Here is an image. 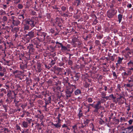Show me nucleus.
Wrapping results in <instances>:
<instances>
[{
	"label": "nucleus",
	"instance_id": "11",
	"mask_svg": "<svg viewBox=\"0 0 133 133\" xmlns=\"http://www.w3.org/2000/svg\"><path fill=\"white\" fill-rule=\"evenodd\" d=\"M59 44L60 45V46L61 47V50H64L65 51L67 49V48L63 46L62 43H59Z\"/></svg>",
	"mask_w": 133,
	"mask_h": 133
},
{
	"label": "nucleus",
	"instance_id": "63",
	"mask_svg": "<svg viewBox=\"0 0 133 133\" xmlns=\"http://www.w3.org/2000/svg\"><path fill=\"white\" fill-rule=\"evenodd\" d=\"M3 6L4 7H5V8H6V5H4Z\"/></svg>",
	"mask_w": 133,
	"mask_h": 133
},
{
	"label": "nucleus",
	"instance_id": "10",
	"mask_svg": "<svg viewBox=\"0 0 133 133\" xmlns=\"http://www.w3.org/2000/svg\"><path fill=\"white\" fill-rule=\"evenodd\" d=\"M52 125H54L55 128H59L61 126V125L59 123H57L56 124H54L53 123H52Z\"/></svg>",
	"mask_w": 133,
	"mask_h": 133
},
{
	"label": "nucleus",
	"instance_id": "3",
	"mask_svg": "<svg viewBox=\"0 0 133 133\" xmlns=\"http://www.w3.org/2000/svg\"><path fill=\"white\" fill-rule=\"evenodd\" d=\"M101 103L100 101H98V103L95 105L94 108L96 109H100L101 107L100 104Z\"/></svg>",
	"mask_w": 133,
	"mask_h": 133
},
{
	"label": "nucleus",
	"instance_id": "32",
	"mask_svg": "<svg viewBox=\"0 0 133 133\" xmlns=\"http://www.w3.org/2000/svg\"><path fill=\"white\" fill-rule=\"evenodd\" d=\"M110 59L112 61H113L114 60V58L113 56H111L110 57Z\"/></svg>",
	"mask_w": 133,
	"mask_h": 133
},
{
	"label": "nucleus",
	"instance_id": "42",
	"mask_svg": "<svg viewBox=\"0 0 133 133\" xmlns=\"http://www.w3.org/2000/svg\"><path fill=\"white\" fill-rule=\"evenodd\" d=\"M127 6L128 7H129V8H130L131 7V4H128L127 5Z\"/></svg>",
	"mask_w": 133,
	"mask_h": 133
},
{
	"label": "nucleus",
	"instance_id": "40",
	"mask_svg": "<svg viewBox=\"0 0 133 133\" xmlns=\"http://www.w3.org/2000/svg\"><path fill=\"white\" fill-rule=\"evenodd\" d=\"M109 96L104 97L103 98L106 99L107 100L108 99H109Z\"/></svg>",
	"mask_w": 133,
	"mask_h": 133
},
{
	"label": "nucleus",
	"instance_id": "49",
	"mask_svg": "<svg viewBox=\"0 0 133 133\" xmlns=\"http://www.w3.org/2000/svg\"><path fill=\"white\" fill-rule=\"evenodd\" d=\"M45 66L46 68H47L49 69L50 68V67L49 66H47L46 65H45Z\"/></svg>",
	"mask_w": 133,
	"mask_h": 133
},
{
	"label": "nucleus",
	"instance_id": "55",
	"mask_svg": "<svg viewBox=\"0 0 133 133\" xmlns=\"http://www.w3.org/2000/svg\"><path fill=\"white\" fill-rule=\"evenodd\" d=\"M22 17L23 19H24V16L23 15H20Z\"/></svg>",
	"mask_w": 133,
	"mask_h": 133
},
{
	"label": "nucleus",
	"instance_id": "13",
	"mask_svg": "<svg viewBox=\"0 0 133 133\" xmlns=\"http://www.w3.org/2000/svg\"><path fill=\"white\" fill-rule=\"evenodd\" d=\"M41 64H38L37 69L39 72H40L41 71Z\"/></svg>",
	"mask_w": 133,
	"mask_h": 133
},
{
	"label": "nucleus",
	"instance_id": "47",
	"mask_svg": "<svg viewBox=\"0 0 133 133\" xmlns=\"http://www.w3.org/2000/svg\"><path fill=\"white\" fill-rule=\"evenodd\" d=\"M3 107L6 110L7 109V107L6 105H4Z\"/></svg>",
	"mask_w": 133,
	"mask_h": 133
},
{
	"label": "nucleus",
	"instance_id": "30",
	"mask_svg": "<svg viewBox=\"0 0 133 133\" xmlns=\"http://www.w3.org/2000/svg\"><path fill=\"white\" fill-rule=\"evenodd\" d=\"M68 64L69 65H71L72 64V62L71 60L69 59L68 61Z\"/></svg>",
	"mask_w": 133,
	"mask_h": 133
},
{
	"label": "nucleus",
	"instance_id": "43",
	"mask_svg": "<svg viewBox=\"0 0 133 133\" xmlns=\"http://www.w3.org/2000/svg\"><path fill=\"white\" fill-rule=\"evenodd\" d=\"M4 131H6L7 132H8L9 131L8 128H6L4 129Z\"/></svg>",
	"mask_w": 133,
	"mask_h": 133
},
{
	"label": "nucleus",
	"instance_id": "23",
	"mask_svg": "<svg viewBox=\"0 0 133 133\" xmlns=\"http://www.w3.org/2000/svg\"><path fill=\"white\" fill-rule=\"evenodd\" d=\"M79 128H83L85 126L84 125H83L82 123H79L78 124Z\"/></svg>",
	"mask_w": 133,
	"mask_h": 133
},
{
	"label": "nucleus",
	"instance_id": "17",
	"mask_svg": "<svg viewBox=\"0 0 133 133\" xmlns=\"http://www.w3.org/2000/svg\"><path fill=\"white\" fill-rule=\"evenodd\" d=\"M89 120H88V119H86V121H84V124L85 125L84 126L85 127L89 123Z\"/></svg>",
	"mask_w": 133,
	"mask_h": 133
},
{
	"label": "nucleus",
	"instance_id": "61",
	"mask_svg": "<svg viewBox=\"0 0 133 133\" xmlns=\"http://www.w3.org/2000/svg\"><path fill=\"white\" fill-rule=\"evenodd\" d=\"M129 69L130 70H133V68H131L130 69Z\"/></svg>",
	"mask_w": 133,
	"mask_h": 133
},
{
	"label": "nucleus",
	"instance_id": "27",
	"mask_svg": "<svg viewBox=\"0 0 133 133\" xmlns=\"http://www.w3.org/2000/svg\"><path fill=\"white\" fill-rule=\"evenodd\" d=\"M112 74L116 78H117V76L116 75V74L115 72H112Z\"/></svg>",
	"mask_w": 133,
	"mask_h": 133
},
{
	"label": "nucleus",
	"instance_id": "58",
	"mask_svg": "<svg viewBox=\"0 0 133 133\" xmlns=\"http://www.w3.org/2000/svg\"><path fill=\"white\" fill-rule=\"evenodd\" d=\"M43 35L44 36V37H45V36H46L45 34H44Z\"/></svg>",
	"mask_w": 133,
	"mask_h": 133
},
{
	"label": "nucleus",
	"instance_id": "36",
	"mask_svg": "<svg viewBox=\"0 0 133 133\" xmlns=\"http://www.w3.org/2000/svg\"><path fill=\"white\" fill-rule=\"evenodd\" d=\"M27 121L29 123H30L32 121V120L31 119H28Z\"/></svg>",
	"mask_w": 133,
	"mask_h": 133
},
{
	"label": "nucleus",
	"instance_id": "21",
	"mask_svg": "<svg viewBox=\"0 0 133 133\" xmlns=\"http://www.w3.org/2000/svg\"><path fill=\"white\" fill-rule=\"evenodd\" d=\"M77 38L76 37H74L73 38L72 40V42L74 43L77 41Z\"/></svg>",
	"mask_w": 133,
	"mask_h": 133
},
{
	"label": "nucleus",
	"instance_id": "48",
	"mask_svg": "<svg viewBox=\"0 0 133 133\" xmlns=\"http://www.w3.org/2000/svg\"><path fill=\"white\" fill-rule=\"evenodd\" d=\"M61 120L59 119V117L58 118V123H59H59L61 122Z\"/></svg>",
	"mask_w": 133,
	"mask_h": 133
},
{
	"label": "nucleus",
	"instance_id": "60",
	"mask_svg": "<svg viewBox=\"0 0 133 133\" xmlns=\"http://www.w3.org/2000/svg\"><path fill=\"white\" fill-rule=\"evenodd\" d=\"M20 129V127H19V126L17 127V129Z\"/></svg>",
	"mask_w": 133,
	"mask_h": 133
},
{
	"label": "nucleus",
	"instance_id": "57",
	"mask_svg": "<svg viewBox=\"0 0 133 133\" xmlns=\"http://www.w3.org/2000/svg\"><path fill=\"white\" fill-rule=\"evenodd\" d=\"M67 72H65L64 73V74L65 75H66L67 74Z\"/></svg>",
	"mask_w": 133,
	"mask_h": 133
},
{
	"label": "nucleus",
	"instance_id": "19",
	"mask_svg": "<svg viewBox=\"0 0 133 133\" xmlns=\"http://www.w3.org/2000/svg\"><path fill=\"white\" fill-rule=\"evenodd\" d=\"M122 59L121 58L119 57V59L117 61V63H116V64L117 65V64H120L121 63Z\"/></svg>",
	"mask_w": 133,
	"mask_h": 133
},
{
	"label": "nucleus",
	"instance_id": "56",
	"mask_svg": "<svg viewBox=\"0 0 133 133\" xmlns=\"http://www.w3.org/2000/svg\"><path fill=\"white\" fill-rule=\"evenodd\" d=\"M128 82L129 83H130L131 82H133V81H132L131 80H128Z\"/></svg>",
	"mask_w": 133,
	"mask_h": 133
},
{
	"label": "nucleus",
	"instance_id": "31",
	"mask_svg": "<svg viewBox=\"0 0 133 133\" xmlns=\"http://www.w3.org/2000/svg\"><path fill=\"white\" fill-rule=\"evenodd\" d=\"M88 101L89 102H92V99L90 98H89L88 99Z\"/></svg>",
	"mask_w": 133,
	"mask_h": 133
},
{
	"label": "nucleus",
	"instance_id": "46",
	"mask_svg": "<svg viewBox=\"0 0 133 133\" xmlns=\"http://www.w3.org/2000/svg\"><path fill=\"white\" fill-rule=\"evenodd\" d=\"M130 64H133V63L132 62H131V61H130V62H129L128 63V65H129Z\"/></svg>",
	"mask_w": 133,
	"mask_h": 133
},
{
	"label": "nucleus",
	"instance_id": "35",
	"mask_svg": "<svg viewBox=\"0 0 133 133\" xmlns=\"http://www.w3.org/2000/svg\"><path fill=\"white\" fill-rule=\"evenodd\" d=\"M132 122H133V119H131L129 121V124H131Z\"/></svg>",
	"mask_w": 133,
	"mask_h": 133
},
{
	"label": "nucleus",
	"instance_id": "29",
	"mask_svg": "<svg viewBox=\"0 0 133 133\" xmlns=\"http://www.w3.org/2000/svg\"><path fill=\"white\" fill-rule=\"evenodd\" d=\"M61 9L63 11H65L66 10V8L65 6H62L61 8Z\"/></svg>",
	"mask_w": 133,
	"mask_h": 133
},
{
	"label": "nucleus",
	"instance_id": "9",
	"mask_svg": "<svg viewBox=\"0 0 133 133\" xmlns=\"http://www.w3.org/2000/svg\"><path fill=\"white\" fill-rule=\"evenodd\" d=\"M66 94L68 95H66L67 97H70L71 96V94L72 93L70 92V91H69L68 89L66 90Z\"/></svg>",
	"mask_w": 133,
	"mask_h": 133
},
{
	"label": "nucleus",
	"instance_id": "1",
	"mask_svg": "<svg viewBox=\"0 0 133 133\" xmlns=\"http://www.w3.org/2000/svg\"><path fill=\"white\" fill-rule=\"evenodd\" d=\"M115 13V10L112 9L108 11V16L110 18H111L114 16Z\"/></svg>",
	"mask_w": 133,
	"mask_h": 133
},
{
	"label": "nucleus",
	"instance_id": "8",
	"mask_svg": "<svg viewBox=\"0 0 133 133\" xmlns=\"http://www.w3.org/2000/svg\"><path fill=\"white\" fill-rule=\"evenodd\" d=\"M75 86L74 85H72L70 88H68V89L70 91V92L72 93L74 89H75Z\"/></svg>",
	"mask_w": 133,
	"mask_h": 133
},
{
	"label": "nucleus",
	"instance_id": "12",
	"mask_svg": "<svg viewBox=\"0 0 133 133\" xmlns=\"http://www.w3.org/2000/svg\"><path fill=\"white\" fill-rule=\"evenodd\" d=\"M22 124L23 127L24 128H26L28 127V123L26 122L25 121L23 122Z\"/></svg>",
	"mask_w": 133,
	"mask_h": 133
},
{
	"label": "nucleus",
	"instance_id": "33",
	"mask_svg": "<svg viewBox=\"0 0 133 133\" xmlns=\"http://www.w3.org/2000/svg\"><path fill=\"white\" fill-rule=\"evenodd\" d=\"M78 124H77V125H75L74 126H72V128L74 129V131H75V128L77 127V125Z\"/></svg>",
	"mask_w": 133,
	"mask_h": 133
},
{
	"label": "nucleus",
	"instance_id": "39",
	"mask_svg": "<svg viewBox=\"0 0 133 133\" xmlns=\"http://www.w3.org/2000/svg\"><path fill=\"white\" fill-rule=\"evenodd\" d=\"M51 64H52V65H53L55 64V62L53 60H52L51 61Z\"/></svg>",
	"mask_w": 133,
	"mask_h": 133
},
{
	"label": "nucleus",
	"instance_id": "14",
	"mask_svg": "<svg viewBox=\"0 0 133 133\" xmlns=\"http://www.w3.org/2000/svg\"><path fill=\"white\" fill-rule=\"evenodd\" d=\"M80 1L79 0H76L75 2L74 3V4L76 5L77 4V5L78 6L79 4Z\"/></svg>",
	"mask_w": 133,
	"mask_h": 133
},
{
	"label": "nucleus",
	"instance_id": "25",
	"mask_svg": "<svg viewBox=\"0 0 133 133\" xmlns=\"http://www.w3.org/2000/svg\"><path fill=\"white\" fill-rule=\"evenodd\" d=\"M83 115L82 114L81 112V110H80V111L79 113L78 114V116L80 118V117H82Z\"/></svg>",
	"mask_w": 133,
	"mask_h": 133
},
{
	"label": "nucleus",
	"instance_id": "44",
	"mask_svg": "<svg viewBox=\"0 0 133 133\" xmlns=\"http://www.w3.org/2000/svg\"><path fill=\"white\" fill-rule=\"evenodd\" d=\"M122 98H124V97L122 96L119 95V97L117 98V99H120Z\"/></svg>",
	"mask_w": 133,
	"mask_h": 133
},
{
	"label": "nucleus",
	"instance_id": "6",
	"mask_svg": "<svg viewBox=\"0 0 133 133\" xmlns=\"http://www.w3.org/2000/svg\"><path fill=\"white\" fill-rule=\"evenodd\" d=\"M33 45L32 44H29L27 48L29 50V51H32L33 50Z\"/></svg>",
	"mask_w": 133,
	"mask_h": 133
},
{
	"label": "nucleus",
	"instance_id": "53",
	"mask_svg": "<svg viewBox=\"0 0 133 133\" xmlns=\"http://www.w3.org/2000/svg\"><path fill=\"white\" fill-rule=\"evenodd\" d=\"M63 15L64 16H68V15L67 14H66L65 13L63 14Z\"/></svg>",
	"mask_w": 133,
	"mask_h": 133
},
{
	"label": "nucleus",
	"instance_id": "24",
	"mask_svg": "<svg viewBox=\"0 0 133 133\" xmlns=\"http://www.w3.org/2000/svg\"><path fill=\"white\" fill-rule=\"evenodd\" d=\"M122 75L124 77V78L127 77V76L128 75V74H127L126 72H124L122 73Z\"/></svg>",
	"mask_w": 133,
	"mask_h": 133
},
{
	"label": "nucleus",
	"instance_id": "28",
	"mask_svg": "<svg viewBox=\"0 0 133 133\" xmlns=\"http://www.w3.org/2000/svg\"><path fill=\"white\" fill-rule=\"evenodd\" d=\"M18 7L19 8L21 9L23 7V6L21 4H19L18 5Z\"/></svg>",
	"mask_w": 133,
	"mask_h": 133
},
{
	"label": "nucleus",
	"instance_id": "18",
	"mask_svg": "<svg viewBox=\"0 0 133 133\" xmlns=\"http://www.w3.org/2000/svg\"><path fill=\"white\" fill-rule=\"evenodd\" d=\"M2 19L4 22H6L8 20V18L5 16H4L3 17Z\"/></svg>",
	"mask_w": 133,
	"mask_h": 133
},
{
	"label": "nucleus",
	"instance_id": "34",
	"mask_svg": "<svg viewBox=\"0 0 133 133\" xmlns=\"http://www.w3.org/2000/svg\"><path fill=\"white\" fill-rule=\"evenodd\" d=\"M15 18L16 17H15V16H12L11 17V19L12 20L13 22H14V21L16 20L15 19Z\"/></svg>",
	"mask_w": 133,
	"mask_h": 133
},
{
	"label": "nucleus",
	"instance_id": "37",
	"mask_svg": "<svg viewBox=\"0 0 133 133\" xmlns=\"http://www.w3.org/2000/svg\"><path fill=\"white\" fill-rule=\"evenodd\" d=\"M109 97H111L112 98L114 99H115L116 98L114 97L113 95V94H111V95H110L109 96Z\"/></svg>",
	"mask_w": 133,
	"mask_h": 133
},
{
	"label": "nucleus",
	"instance_id": "2",
	"mask_svg": "<svg viewBox=\"0 0 133 133\" xmlns=\"http://www.w3.org/2000/svg\"><path fill=\"white\" fill-rule=\"evenodd\" d=\"M25 23L28 25L30 24L32 27H34L35 26L34 21L32 20L26 21Z\"/></svg>",
	"mask_w": 133,
	"mask_h": 133
},
{
	"label": "nucleus",
	"instance_id": "15",
	"mask_svg": "<svg viewBox=\"0 0 133 133\" xmlns=\"http://www.w3.org/2000/svg\"><path fill=\"white\" fill-rule=\"evenodd\" d=\"M122 17V15L121 14H119L118 16V18L119 19V23L120 22Z\"/></svg>",
	"mask_w": 133,
	"mask_h": 133
},
{
	"label": "nucleus",
	"instance_id": "45",
	"mask_svg": "<svg viewBox=\"0 0 133 133\" xmlns=\"http://www.w3.org/2000/svg\"><path fill=\"white\" fill-rule=\"evenodd\" d=\"M62 127H63V128H64V127L65 128H66V127H67V126L65 124H64L62 126Z\"/></svg>",
	"mask_w": 133,
	"mask_h": 133
},
{
	"label": "nucleus",
	"instance_id": "26",
	"mask_svg": "<svg viewBox=\"0 0 133 133\" xmlns=\"http://www.w3.org/2000/svg\"><path fill=\"white\" fill-rule=\"evenodd\" d=\"M19 28L18 27H15L14 29V30L16 32L19 31Z\"/></svg>",
	"mask_w": 133,
	"mask_h": 133
},
{
	"label": "nucleus",
	"instance_id": "22",
	"mask_svg": "<svg viewBox=\"0 0 133 133\" xmlns=\"http://www.w3.org/2000/svg\"><path fill=\"white\" fill-rule=\"evenodd\" d=\"M126 85V86L127 87H129V88H131L132 87L133 85L132 84L130 83V84H125Z\"/></svg>",
	"mask_w": 133,
	"mask_h": 133
},
{
	"label": "nucleus",
	"instance_id": "20",
	"mask_svg": "<svg viewBox=\"0 0 133 133\" xmlns=\"http://www.w3.org/2000/svg\"><path fill=\"white\" fill-rule=\"evenodd\" d=\"M81 93V91L80 90L77 89L75 92V94L77 95Z\"/></svg>",
	"mask_w": 133,
	"mask_h": 133
},
{
	"label": "nucleus",
	"instance_id": "5",
	"mask_svg": "<svg viewBox=\"0 0 133 133\" xmlns=\"http://www.w3.org/2000/svg\"><path fill=\"white\" fill-rule=\"evenodd\" d=\"M28 25V24H24V31L25 33L26 32V30H28L29 29V27Z\"/></svg>",
	"mask_w": 133,
	"mask_h": 133
},
{
	"label": "nucleus",
	"instance_id": "41",
	"mask_svg": "<svg viewBox=\"0 0 133 133\" xmlns=\"http://www.w3.org/2000/svg\"><path fill=\"white\" fill-rule=\"evenodd\" d=\"M4 73L3 72H0V76H4Z\"/></svg>",
	"mask_w": 133,
	"mask_h": 133
},
{
	"label": "nucleus",
	"instance_id": "16",
	"mask_svg": "<svg viewBox=\"0 0 133 133\" xmlns=\"http://www.w3.org/2000/svg\"><path fill=\"white\" fill-rule=\"evenodd\" d=\"M74 77L75 78V81H77L79 79V76L77 74H76L75 75V76Z\"/></svg>",
	"mask_w": 133,
	"mask_h": 133
},
{
	"label": "nucleus",
	"instance_id": "64",
	"mask_svg": "<svg viewBox=\"0 0 133 133\" xmlns=\"http://www.w3.org/2000/svg\"><path fill=\"white\" fill-rule=\"evenodd\" d=\"M101 117H103V114H101Z\"/></svg>",
	"mask_w": 133,
	"mask_h": 133
},
{
	"label": "nucleus",
	"instance_id": "7",
	"mask_svg": "<svg viewBox=\"0 0 133 133\" xmlns=\"http://www.w3.org/2000/svg\"><path fill=\"white\" fill-rule=\"evenodd\" d=\"M12 23L14 25L17 26L19 24L20 22L18 20H16L14 21V22H12Z\"/></svg>",
	"mask_w": 133,
	"mask_h": 133
},
{
	"label": "nucleus",
	"instance_id": "4",
	"mask_svg": "<svg viewBox=\"0 0 133 133\" xmlns=\"http://www.w3.org/2000/svg\"><path fill=\"white\" fill-rule=\"evenodd\" d=\"M26 36H29L30 38H31L34 36V32L32 31H30L29 32L28 34L26 35Z\"/></svg>",
	"mask_w": 133,
	"mask_h": 133
},
{
	"label": "nucleus",
	"instance_id": "51",
	"mask_svg": "<svg viewBox=\"0 0 133 133\" xmlns=\"http://www.w3.org/2000/svg\"><path fill=\"white\" fill-rule=\"evenodd\" d=\"M130 128L131 129H132V130H133V125L131 126Z\"/></svg>",
	"mask_w": 133,
	"mask_h": 133
},
{
	"label": "nucleus",
	"instance_id": "62",
	"mask_svg": "<svg viewBox=\"0 0 133 133\" xmlns=\"http://www.w3.org/2000/svg\"><path fill=\"white\" fill-rule=\"evenodd\" d=\"M58 33L56 32V33H55V36H56L57 35H58Z\"/></svg>",
	"mask_w": 133,
	"mask_h": 133
},
{
	"label": "nucleus",
	"instance_id": "38",
	"mask_svg": "<svg viewBox=\"0 0 133 133\" xmlns=\"http://www.w3.org/2000/svg\"><path fill=\"white\" fill-rule=\"evenodd\" d=\"M69 10L70 11H72L73 10V7L72 6H70L69 8Z\"/></svg>",
	"mask_w": 133,
	"mask_h": 133
},
{
	"label": "nucleus",
	"instance_id": "54",
	"mask_svg": "<svg viewBox=\"0 0 133 133\" xmlns=\"http://www.w3.org/2000/svg\"><path fill=\"white\" fill-rule=\"evenodd\" d=\"M98 109H95L94 110V111L97 112L98 111Z\"/></svg>",
	"mask_w": 133,
	"mask_h": 133
},
{
	"label": "nucleus",
	"instance_id": "52",
	"mask_svg": "<svg viewBox=\"0 0 133 133\" xmlns=\"http://www.w3.org/2000/svg\"><path fill=\"white\" fill-rule=\"evenodd\" d=\"M128 74H131V71H129L128 72Z\"/></svg>",
	"mask_w": 133,
	"mask_h": 133
},
{
	"label": "nucleus",
	"instance_id": "50",
	"mask_svg": "<svg viewBox=\"0 0 133 133\" xmlns=\"http://www.w3.org/2000/svg\"><path fill=\"white\" fill-rule=\"evenodd\" d=\"M107 86H105L104 87V90L105 91H106L107 89Z\"/></svg>",
	"mask_w": 133,
	"mask_h": 133
},
{
	"label": "nucleus",
	"instance_id": "59",
	"mask_svg": "<svg viewBox=\"0 0 133 133\" xmlns=\"http://www.w3.org/2000/svg\"><path fill=\"white\" fill-rule=\"evenodd\" d=\"M111 8H112L113 6V5H112L110 6Z\"/></svg>",
	"mask_w": 133,
	"mask_h": 133
}]
</instances>
